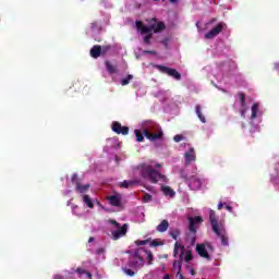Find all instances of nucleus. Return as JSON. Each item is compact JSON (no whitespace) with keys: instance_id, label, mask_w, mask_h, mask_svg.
<instances>
[{"instance_id":"1","label":"nucleus","mask_w":279,"mask_h":279,"mask_svg":"<svg viewBox=\"0 0 279 279\" xmlns=\"http://www.w3.org/2000/svg\"><path fill=\"white\" fill-rule=\"evenodd\" d=\"M162 165L156 161H147L141 163L133 172V179L123 181L121 186L128 189L134 184H141L143 180L156 184L157 182H167V177L158 172Z\"/></svg>"},{"instance_id":"2","label":"nucleus","mask_w":279,"mask_h":279,"mask_svg":"<svg viewBox=\"0 0 279 279\" xmlns=\"http://www.w3.org/2000/svg\"><path fill=\"white\" fill-rule=\"evenodd\" d=\"M236 69V63L230 59L225 62H218L216 69L211 70V75L218 82L211 81V84L222 93H230V82H232V71Z\"/></svg>"},{"instance_id":"3","label":"nucleus","mask_w":279,"mask_h":279,"mask_svg":"<svg viewBox=\"0 0 279 279\" xmlns=\"http://www.w3.org/2000/svg\"><path fill=\"white\" fill-rule=\"evenodd\" d=\"M153 260L154 255L151 254V251H147L145 246H141L131 252L128 265L122 267V271L125 276L132 277L136 274L134 272V269H142V267H145V263L146 265H151Z\"/></svg>"},{"instance_id":"4","label":"nucleus","mask_w":279,"mask_h":279,"mask_svg":"<svg viewBox=\"0 0 279 279\" xmlns=\"http://www.w3.org/2000/svg\"><path fill=\"white\" fill-rule=\"evenodd\" d=\"M134 134L137 143H143L145 137L154 143V141H159V138H162V129H160L158 123L151 120H145L140 122L138 129H135Z\"/></svg>"},{"instance_id":"5","label":"nucleus","mask_w":279,"mask_h":279,"mask_svg":"<svg viewBox=\"0 0 279 279\" xmlns=\"http://www.w3.org/2000/svg\"><path fill=\"white\" fill-rule=\"evenodd\" d=\"M135 26L137 32L144 36L145 45H149L153 34H157V32H162V29H165V23L158 22L156 19L150 20L148 26L143 24L141 21H136Z\"/></svg>"},{"instance_id":"6","label":"nucleus","mask_w":279,"mask_h":279,"mask_svg":"<svg viewBox=\"0 0 279 279\" xmlns=\"http://www.w3.org/2000/svg\"><path fill=\"white\" fill-rule=\"evenodd\" d=\"M207 213L209 214V223L211 226L213 232H215V234L221 239V245L228 247L230 243L228 242V235L226 233V222L219 219V216H217L215 210L207 209Z\"/></svg>"},{"instance_id":"7","label":"nucleus","mask_w":279,"mask_h":279,"mask_svg":"<svg viewBox=\"0 0 279 279\" xmlns=\"http://www.w3.org/2000/svg\"><path fill=\"white\" fill-rule=\"evenodd\" d=\"M173 256L174 258H179V260H175L173 263V269H175L178 274H180L182 269V260H184L185 263L193 260V251L190 246L185 247L180 242H175Z\"/></svg>"},{"instance_id":"8","label":"nucleus","mask_w":279,"mask_h":279,"mask_svg":"<svg viewBox=\"0 0 279 279\" xmlns=\"http://www.w3.org/2000/svg\"><path fill=\"white\" fill-rule=\"evenodd\" d=\"M183 147V165L185 167V170L183 171H192V173H197V166H195L197 153L195 151V148L191 144H184Z\"/></svg>"},{"instance_id":"9","label":"nucleus","mask_w":279,"mask_h":279,"mask_svg":"<svg viewBox=\"0 0 279 279\" xmlns=\"http://www.w3.org/2000/svg\"><path fill=\"white\" fill-rule=\"evenodd\" d=\"M181 178L185 179L187 186L192 191H199V189H206L208 186V180L198 174H190L189 171H181Z\"/></svg>"},{"instance_id":"10","label":"nucleus","mask_w":279,"mask_h":279,"mask_svg":"<svg viewBox=\"0 0 279 279\" xmlns=\"http://www.w3.org/2000/svg\"><path fill=\"white\" fill-rule=\"evenodd\" d=\"M262 117H263V107L260 106V102L253 104V106L251 107V117H250V121L252 125L251 134H254V132H258L259 130L258 125H260Z\"/></svg>"},{"instance_id":"11","label":"nucleus","mask_w":279,"mask_h":279,"mask_svg":"<svg viewBox=\"0 0 279 279\" xmlns=\"http://www.w3.org/2000/svg\"><path fill=\"white\" fill-rule=\"evenodd\" d=\"M87 250L93 254H96L98 260H106V247L101 245V240L89 238L87 242Z\"/></svg>"},{"instance_id":"12","label":"nucleus","mask_w":279,"mask_h":279,"mask_svg":"<svg viewBox=\"0 0 279 279\" xmlns=\"http://www.w3.org/2000/svg\"><path fill=\"white\" fill-rule=\"evenodd\" d=\"M107 223L111 228V234H112L113 241H119V239L128 234V223H124L123 226H121L119 222H117V220H113V219L107 220Z\"/></svg>"},{"instance_id":"13","label":"nucleus","mask_w":279,"mask_h":279,"mask_svg":"<svg viewBox=\"0 0 279 279\" xmlns=\"http://www.w3.org/2000/svg\"><path fill=\"white\" fill-rule=\"evenodd\" d=\"M226 27H227L226 23L220 22L215 25V20H211L209 23L206 24V29H209V32L205 34L206 40H213V38H217L220 32H223Z\"/></svg>"},{"instance_id":"14","label":"nucleus","mask_w":279,"mask_h":279,"mask_svg":"<svg viewBox=\"0 0 279 279\" xmlns=\"http://www.w3.org/2000/svg\"><path fill=\"white\" fill-rule=\"evenodd\" d=\"M215 251L213 244L210 243H201L196 245V252L201 258H205V260H210V254Z\"/></svg>"},{"instance_id":"15","label":"nucleus","mask_w":279,"mask_h":279,"mask_svg":"<svg viewBox=\"0 0 279 279\" xmlns=\"http://www.w3.org/2000/svg\"><path fill=\"white\" fill-rule=\"evenodd\" d=\"M72 183L75 185V192L80 193L81 195H86V193H88L90 189V184H83L82 182H80V179H77V174L72 175Z\"/></svg>"},{"instance_id":"16","label":"nucleus","mask_w":279,"mask_h":279,"mask_svg":"<svg viewBox=\"0 0 279 279\" xmlns=\"http://www.w3.org/2000/svg\"><path fill=\"white\" fill-rule=\"evenodd\" d=\"M155 69H158V71H160V73H165L166 75H169L170 77H173L174 80H182V74H180V72H178V70L169 68V66H165V65H155Z\"/></svg>"},{"instance_id":"17","label":"nucleus","mask_w":279,"mask_h":279,"mask_svg":"<svg viewBox=\"0 0 279 279\" xmlns=\"http://www.w3.org/2000/svg\"><path fill=\"white\" fill-rule=\"evenodd\" d=\"M82 202L83 206L85 208H89L90 210L95 208V204H97L99 208H104V205H101V203L97 198H92L88 194H84L82 196Z\"/></svg>"},{"instance_id":"18","label":"nucleus","mask_w":279,"mask_h":279,"mask_svg":"<svg viewBox=\"0 0 279 279\" xmlns=\"http://www.w3.org/2000/svg\"><path fill=\"white\" fill-rule=\"evenodd\" d=\"M110 49H112L111 46H94L90 49V56L92 58H99V56H106Z\"/></svg>"},{"instance_id":"19","label":"nucleus","mask_w":279,"mask_h":279,"mask_svg":"<svg viewBox=\"0 0 279 279\" xmlns=\"http://www.w3.org/2000/svg\"><path fill=\"white\" fill-rule=\"evenodd\" d=\"M107 201L110 206H114L116 208H121V206H123V196L119 193L107 196Z\"/></svg>"},{"instance_id":"20","label":"nucleus","mask_w":279,"mask_h":279,"mask_svg":"<svg viewBox=\"0 0 279 279\" xmlns=\"http://www.w3.org/2000/svg\"><path fill=\"white\" fill-rule=\"evenodd\" d=\"M270 182L279 191V161L275 163L274 171L270 172Z\"/></svg>"},{"instance_id":"21","label":"nucleus","mask_w":279,"mask_h":279,"mask_svg":"<svg viewBox=\"0 0 279 279\" xmlns=\"http://www.w3.org/2000/svg\"><path fill=\"white\" fill-rule=\"evenodd\" d=\"M112 132L116 134H122V136H128L130 134V128L121 125L119 122H112Z\"/></svg>"},{"instance_id":"22","label":"nucleus","mask_w":279,"mask_h":279,"mask_svg":"<svg viewBox=\"0 0 279 279\" xmlns=\"http://www.w3.org/2000/svg\"><path fill=\"white\" fill-rule=\"evenodd\" d=\"M204 223V218L202 216H196L194 218H190V232H197V228Z\"/></svg>"},{"instance_id":"23","label":"nucleus","mask_w":279,"mask_h":279,"mask_svg":"<svg viewBox=\"0 0 279 279\" xmlns=\"http://www.w3.org/2000/svg\"><path fill=\"white\" fill-rule=\"evenodd\" d=\"M135 245H149V247H160V245H165V243L161 240H137L135 241Z\"/></svg>"},{"instance_id":"24","label":"nucleus","mask_w":279,"mask_h":279,"mask_svg":"<svg viewBox=\"0 0 279 279\" xmlns=\"http://www.w3.org/2000/svg\"><path fill=\"white\" fill-rule=\"evenodd\" d=\"M235 106H241V108H245V94L240 93L235 96ZM241 116L245 117V109H241Z\"/></svg>"},{"instance_id":"25","label":"nucleus","mask_w":279,"mask_h":279,"mask_svg":"<svg viewBox=\"0 0 279 279\" xmlns=\"http://www.w3.org/2000/svg\"><path fill=\"white\" fill-rule=\"evenodd\" d=\"M119 147H121L119 138L111 137L107 140V146L105 147V149H119Z\"/></svg>"},{"instance_id":"26","label":"nucleus","mask_w":279,"mask_h":279,"mask_svg":"<svg viewBox=\"0 0 279 279\" xmlns=\"http://www.w3.org/2000/svg\"><path fill=\"white\" fill-rule=\"evenodd\" d=\"M105 66L108 71L109 75H114L116 73H119V66L116 63H112L111 61H106Z\"/></svg>"},{"instance_id":"27","label":"nucleus","mask_w":279,"mask_h":279,"mask_svg":"<svg viewBox=\"0 0 279 279\" xmlns=\"http://www.w3.org/2000/svg\"><path fill=\"white\" fill-rule=\"evenodd\" d=\"M92 36H97L101 32V24L99 22L92 23L90 26Z\"/></svg>"},{"instance_id":"28","label":"nucleus","mask_w":279,"mask_h":279,"mask_svg":"<svg viewBox=\"0 0 279 279\" xmlns=\"http://www.w3.org/2000/svg\"><path fill=\"white\" fill-rule=\"evenodd\" d=\"M161 191L166 197H175V191H173L171 187L167 185L161 186Z\"/></svg>"},{"instance_id":"29","label":"nucleus","mask_w":279,"mask_h":279,"mask_svg":"<svg viewBox=\"0 0 279 279\" xmlns=\"http://www.w3.org/2000/svg\"><path fill=\"white\" fill-rule=\"evenodd\" d=\"M76 274H78L81 279H93V275H90V272H88L82 268H77Z\"/></svg>"},{"instance_id":"30","label":"nucleus","mask_w":279,"mask_h":279,"mask_svg":"<svg viewBox=\"0 0 279 279\" xmlns=\"http://www.w3.org/2000/svg\"><path fill=\"white\" fill-rule=\"evenodd\" d=\"M169 229V221L162 220L160 225L157 226V232H167Z\"/></svg>"},{"instance_id":"31","label":"nucleus","mask_w":279,"mask_h":279,"mask_svg":"<svg viewBox=\"0 0 279 279\" xmlns=\"http://www.w3.org/2000/svg\"><path fill=\"white\" fill-rule=\"evenodd\" d=\"M195 111H196V114H197L199 121H201L202 123H206V117H204V114L202 113V107H199V105H197V106L195 107Z\"/></svg>"},{"instance_id":"32","label":"nucleus","mask_w":279,"mask_h":279,"mask_svg":"<svg viewBox=\"0 0 279 279\" xmlns=\"http://www.w3.org/2000/svg\"><path fill=\"white\" fill-rule=\"evenodd\" d=\"M72 215L75 217H84V214L80 211V207L77 205H72Z\"/></svg>"},{"instance_id":"33","label":"nucleus","mask_w":279,"mask_h":279,"mask_svg":"<svg viewBox=\"0 0 279 279\" xmlns=\"http://www.w3.org/2000/svg\"><path fill=\"white\" fill-rule=\"evenodd\" d=\"M132 80H134V76L132 74H129L126 77L121 80L120 84L121 86H128V84H130Z\"/></svg>"},{"instance_id":"34","label":"nucleus","mask_w":279,"mask_h":279,"mask_svg":"<svg viewBox=\"0 0 279 279\" xmlns=\"http://www.w3.org/2000/svg\"><path fill=\"white\" fill-rule=\"evenodd\" d=\"M169 92L166 90H159L157 94V97L160 98L161 101H165V99H167V97H169Z\"/></svg>"},{"instance_id":"35","label":"nucleus","mask_w":279,"mask_h":279,"mask_svg":"<svg viewBox=\"0 0 279 279\" xmlns=\"http://www.w3.org/2000/svg\"><path fill=\"white\" fill-rule=\"evenodd\" d=\"M170 236H172V239H174V241H178V236H180V230L175 229L170 231Z\"/></svg>"},{"instance_id":"36","label":"nucleus","mask_w":279,"mask_h":279,"mask_svg":"<svg viewBox=\"0 0 279 279\" xmlns=\"http://www.w3.org/2000/svg\"><path fill=\"white\" fill-rule=\"evenodd\" d=\"M173 141H174V143H180L181 141H184V136L178 134V135H175V136L173 137Z\"/></svg>"},{"instance_id":"37","label":"nucleus","mask_w":279,"mask_h":279,"mask_svg":"<svg viewBox=\"0 0 279 279\" xmlns=\"http://www.w3.org/2000/svg\"><path fill=\"white\" fill-rule=\"evenodd\" d=\"M144 202H151V195L146 194V195L144 196Z\"/></svg>"},{"instance_id":"38","label":"nucleus","mask_w":279,"mask_h":279,"mask_svg":"<svg viewBox=\"0 0 279 279\" xmlns=\"http://www.w3.org/2000/svg\"><path fill=\"white\" fill-rule=\"evenodd\" d=\"M226 210H228V213H233L232 211V206L229 205H225Z\"/></svg>"},{"instance_id":"39","label":"nucleus","mask_w":279,"mask_h":279,"mask_svg":"<svg viewBox=\"0 0 279 279\" xmlns=\"http://www.w3.org/2000/svg\"><path fill=\"white\" fill-rule=\"evenodd\" d=\"M223 206H226V203L220 202L218 204V210H221V208H223Z\"/></svg>"},{"instance_id":"40","label":"nucleus","mask_w":279,"mask_h":279,"mask_svg":"<svg viewBox=\"0 0 279 279\" xmlns=\"http://www.w3.org/2000/svg\"><path fill=\"white\" fill-rule=\"evenodd\" d=\"M204 73H208V71H211L210 66H206L203 69Z\"/></svg>"},{"instance_id":"41","label":"nucleus","mask_w":279,"mask_h":279,"mask_svg":"<svg viewBox=\"0 0 279 279\" xmlns=\"http://www.w3.org/2000/svg\"><path fill=\"white\" fill-rule=\"evenodd\" d=\"M177 278H179V279H184V276H182V272H178V274H177Z\"/></svg>"},{"instance_id":"42","label":"nucleus","mask_w":279,"mask_h":279,"mask_svg":"<svg viewBox=\"0 0 279 279\" xmlns=\"http://www.w3.org/2000/svg\"><path fill=\"white\" fill-rule=\"evenodd\" d=\"M163 279H171V277L169 275H165Z\"/></svg>"},{"instance_id":"43","label":"nucleus","mask_w":279,"mask_h":279,"mask_svg":"<svg viewBox=\"0 0 279 279\" xmlns=\"http://www.w3.org/2000/svg\"><path fill=\"white\" fill-rule=\"evenodd\" d=\"M170 3H178V0H170Z\"/></svg>"},{"instance_id":"44","label":"nucleus","mask_w":279,"mask_h":279,"mask_svg":"<svg viewBox=\"0 0 279 279\" xmlns=\"http://www.w3.org/2000/svg\"><path fill=\"white\" fill-rule=\"evenodd\" d=\"M68 206H74L73 204H71V199L68 202Z\"/></svg>"},{"instance_id":"45","label":"nucleus","mask_w":279,"mask_h":279,"mask_svg":"<svg viewBox=\"0 0 279 279\" xmlns=\"http://www.w3.org/2000/svg\"><path fill=\"white\" fill-rule=\"evenodd\" d=\"M144 53H154V51H144Z\"/></svg>"},{"instance_id":"46","label":"nucleus","mask_w":279,"mask_h":279,"mask_svg":"<svg viewBox=\"0 0 279 279\" xmlns=\"http://www.w3.org/2000/svg\"><path fill=\"white\" fill-rule=\"evenodd\" d=\"M69 193H71V191H66V192H65V195H69Z\"/></svg>"},{"instance_id":"47","label":"nucleus","mask_w":279,"mask_h":279,"mask_svg":"<svg viewBox=\"0 0 279 279\" xmlns=\"http://www.w3.org/2000/svg\"><path fill=\"white\" fill-rule=\"evenodd\" d=\"M116 161L119 162V157H116Z\"/></svg>"}]
</instances>
